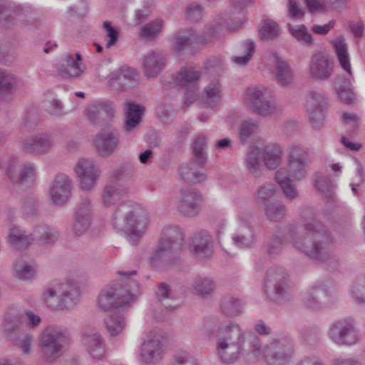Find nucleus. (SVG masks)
I'll return each mask as SVG.
<instances>
[{"label": "nucleus", "mask_w": 365, "mask_h": 365, "mask_svg": "<svg viewBox=\"0 0 365 365\" xmlns=\"http://www.w3.org/2000/svg\"><path fill=\"white\" fill-rule=\"evenodd\" d=\"M300 216L303 232L299 231L296 225H289L287 232L289 243L310 259L331 269H337L340 262L334 249V240L331 232L314 218L310 207H302Z\"/></svg>", "instance_id": "1"}, {"label": "nucleus", "mask_w": 365, "mask_h": 365, "mask_svg": "<svg viewBox=\"0 0 365 365\" xmlns=\"http://www.w3.org/2000/svg\"><path fill=\"white\" fill-rule=\"evenodd\" d=\"M203 327L209 338H215V351L222 363L230 364L240 359L246 337L239 324L230 322L220 324L217 318L208 317L204 319Z\"/></svg>", "instance_id": "2"}, {"label": "nucleus", "mask_w": 365, "mask_h": 365, "mask_svg": "<svg viewBox=\"0 0 365 365\" xmlns=\"http://www.w3.org/2000/svg\"><path fill=\"white\" fill-rule=\"evenodd\" d=\"M148 221L147 210L134 201H127L118 205L111 219L113 228L118 232H123L132 245H136L140 241Z\"/></svg>", "instance_id": "3"}, {"label": "nucleus", "mask_w": 365, "mask_h": 365, "mask_svg": "<svg viewBox=\"0 0 365 365\" xmlns=\"http://www.w3.org/2000/svg\"><path fill=\"white\" fill-rule=\"evenodd\" d=\"M247 340L249 353L255 358L262 355L267 365H286L293 357L294 342L289 336L272 339L262 349L260 339L256 335L249 334Z\"/></svg>", "instance_id": "4"}, {"label": "nucleus", "mask_w": 365, "mask_h": 365, "mask_svg": "<svg viewBox=\"0 0 365 365\" xmlns=\"http://www.w3.org/2000/svg\"><path fill=\"white\" fill-rule=\"evenodd\" d=\"M185 236L183 229L178 225L165 227L158 247L150 257V264L157 268H165L175 263L182 250Z\"/></svg>", "instance_id": "5"}, {"label": "nucleus", "mask_w": 365, "mask_h": 365, "mask_svg": "<svg viewBox=\"0 0 365 365\" xmlns=\"http://www.w3.org/2000/svg\"><path fill=\"white\" fill-rule=\"evenodd\" d=\"M127 286L128 289L110 287L102 289L97 299L99 309L104 312L113 309H128L132 302L136 301L140 285L136 281L131 280Z\"/></svg>", "instance_id": "6"}, {"label": "nucleus", "mask_w": 365, "mask_h": 365, "mask_svg": "<svg viewBox=\"0 0 365 365\" xmlns=\"http://www.w3.org/2000/svg\"><path fill=\"white\" fill-rule=\"evenodd\" d=\"M37 11L31 6L16 5L9 0L0 2V26L11 28L17 26L31 28L36 26Z\"/></svg>", "instance_id": "7"}, {"label": "nucleus", "mask_w": 365, "mask_h": 365, "mask_svg": "<svg viewBox=\"0 0 365 365\" xmlns=\"http://www.w3.org/2000/svg\"><path fill=\"white\" fill-rule=\"evenodd\" d=\"M307 153L301 148L292 147L287 158V166L280 168L275 173V182L302 180L307 174Z\"/></svg>", "instance_id": "8"}, {"label": "nucleus", "mask_w": 365, "mask_h": 365, "mask_svg": "<svg viewBox=\"0 0 365 365\" xmlns=\"http://www.w3.org/2000/svg\"><path fill=\"white\" fill-rule=\"evenodd\" d=\"M79 291L70 284H58L47 287L42 294V299L47 307L52 309L63 310L77 304Z\"/></svg>", "instance_id": "9"}, {"label": "nucleus", "mask_w": 365, "mask_h": 365, "mask_svg": "<svg viewBox=\"0 0 365 365\" xmlns=\"http://www.w3.org/2000/svg\"><path fill=\"white\" fill-rule=\"evenodd\" d=\"M70 341L66 329L57 326H48L41 333L39 346L44 357L52 360L58 357L62 349Z\"/></svg>", "instance_id": "10"}, {"label": "nucleus", "mask_w": 365, "mask_h": 365, "mask_svg": "<svg viewBox=\"0 0 365 365\" xmlns=\"http://www.w3.org/2000/svg\"><path fill=\"white\" fill-rule=\"evenodd\" d=\"M204 202L202 194L196 188L185 186L175 196L178 212L186 217H195L201 211Z\"/></svg>", "instance_id": "11"}, {"label": "nucleus", "mask_w": 365, "mask_h": 365, "mask_svg": "<svg viewBox=\"0 0 365 365\" xmlns=\"http://www.w3.org/2000/svg\"><path fill=\"white\" fill-rule=\"evenodd\" d=\"M201 72L195 67L186 66L173 74V83L185 89V103H192L198 98V81Z\"/></svg>", "instance_id": "12"}, {"label": "nucleus", "mask_w": 365, "mask_h": 365, "mask_svg": "<svg viewBox=\"0 0 365 365\" xmlns=\"http://www.w3.org/2000/svg\"><path fill=\"white\" fill-rule=\"evenodd\" d=\"M328 336L338 345L351 346L359 340V334L351 319H341L330 324Z\"/></svg>", "instance_id": "13"}, {"label": "nucleus", "mask_w": 365, "mask_h": 365, "mask_svg": "<svg viewBox=\"0 0 365 365\" xmlns=\"http://www.w3.org/2000/svg\"><path fill=\"white\" fill-rule=\"evenodd\" d=\"M264 286L265 292L271 300L282 303L289 299V287L283 271H269Z\"/></svg>", "instance_id": "14"}, {"label": "nucleus", "mask_w": 365, "mask_h": 365, "mask_svg": "<svg viewBox=\"0 0 365 365\" xmlns=\"http://www.w3.org/2000/svg\"><path fill=\"white\" fill-rule=\"evenodd\" d=\"M217 31L215 26H210L203 35L196 36L192 29L177 31L172 37V49L176 53L190 47L193 43H207L216 37Z\"/></svg>", "instance_id": "15"}, {"label": "nucleus", "mask_w": 365, "mask_h": 365, "mask_svg": "<svg viewBox=\"0 0 365 365\" xmlns=\"http://www.w3.org/2000/svg\"><path fill=\"white\" fill-rule=\"evenodd\" d=\"M327 98L322 92L311 91L307 98L305 107L308 113L309 122L314 129L319 130L324 122V109Z\"/></svg>", "instance_id": "16"}, {"label": "nucleus", "mask_w": 365, "mask_h": 365, "mask_svg": "<svg viewBox=\"0 0 365 365\" xmlns=\"http://www.w3.org/2000/svg\"><path fill=\"white\" fill-rule=\"evenodd\" d=\"M75 56L71 53H66L61 57V62L58 66V74L63 78H76L80 77L86 70L83 63V57L80 53Z\"/></svg>", "instance_id": "17"}, {"label": "nucleus", "mask_w": 365, "mask_h": 365, "mask_svg": "<svg viewBox=\"0 0 365 365\" xmlns=\"http://www.w3.org/2000/svg\"><path fill=\"white\" fill-rule=\"evenodd\" d=\"M268 93L267 89L263 91L257 88L248 90L250 103L254 113L261 115H267L275 112V101L269 98Z\"/></svg>", "instance_id": "18"}, {"label": "nucleus", "mask_w": 365, "mask_h": 365, "mask_svg": "<svg viewBox=\"0 0 365 365\" xmlns=\"http://www.w3.org/2000/svg\"><path fill=\"white\" fill-rule=\"evenodd\" d=\"M333 73V63L328 56L322 51H317L311 56L309 74L315 80H327Z\"/></svg>", "instance_id": "19"}, {"label": "nucleus", "mask_w": 365, "mask_h": 365, "mask_svg": "<svg viewBox=\"0 0 365 365\" xmlns=\"http://www.w3.org/2000/svg\"><path fill=\"white\" fill-rule=\"evenodd\" d=\"M192 255L199 259L210 257L213 252V240L207 231L201 230L193 235L190 244Z\"/></svg>", "instance_id": "20"}, {"label": "nucleus", "mask_w": 365, "mask_h": 365, "mask_svg": "<svg viewBox=\"0 0 365 365\" xmlns=\"http://www.w3.org/2000/svg\"><path fill=\"white\" fill-rule=\"evenodd\" d=\"M17 164V158H12L6 170V175L13 182H34L36 180V172L32 165H24L18 170Z\"/></svg>", "instance_id": "21"}, {"label": "nucleus", "mask_w": 365, "mask_h": 365, "mask_svg": "<svg viewBox=\"0 0 365 365\" xmlns=\"http://www.w3.org/2000/svg\"><path fill=\"white\" fill-rule=\"evenodd\" d=\"M114 103L112 101H103L92 105L87 110V117L89 120L96 125H103L114 115Z\"/></svg>", "instance_id": "22"}, {"label": "nucleus", "mask_w": 365, "mask_h": 365, "mask_svg": "<svg viewBox=\"0 0 365 365\" xmlns=\"http://www.w3.org/2000/svg\"><path fill=\"white\" fill-rule=\"evenodd\" d=\"M163 344L158 338L149 339L142 343L140 356L143 363L156 364L163 359Z\"/></svg>", "instance_id": "23"}, {"label": "nucleus", "mask_w": 365, "mask_h": 365, "mask_svg": "<svg viewBox=\"0 0 365 365\" xmlns=\"http://www.w3.org/2000/svg\"><path fill=\"white\" fill-rule=\"evenodd\" d=\"M119 141V135L117 133L102 131L96 135L94 145L99 155L105 157L110 155L117 149Z\"/></svg>", "instance_id": "24"}, {"label": "nucleus", "mask_w": 365, "mask_h": 365, "mask_svg": "<svg viewBox=\"0 0 365 365\" xmlns=\"http://www.w3.org/2000/svg\"><path fill=\"white\" fill-rule=\"evenodd\" d=\"M165 56L159 51H152L144 56L143 68L147 78L156 77L165 67Z\"/></svg>", "instance_id": "25"}, {"label": "nucleus", "mask_w": 365, "mask_h": 365, "mask_svg": "<svg viewBox=\"0 0 365 365\" xmlns=\"http://www.w3.org/2000/svg\"><path fill=\"white\" fill-rule=\"evenodd\" d=\"M331 297V290L324 284L314 286L304 296L303 302L309 308H318L327 304Z\"/></svg>", "instance_id": "26"}, {"label": "nucleus", "mask_w": 365, "mask_h": 365, "mask_svg": "<svg viewBox=\"0 0 365 365\" xmlns=\"http://www.w3.org/2000/svg\"><path fill=\"white\" fill-rule=\"evenodd\" d=\"M82 341L87 351L94 359H103L105 353V346L99 333L94 330L86 331L83 334Z\"/></svg>", "instance_id": "27"}, {"label": "nucleus", "mask_w": 365, "mask_h": 365, "mask_svg": "<svg viewBox=\"0 0 365 365\" xmlns=\"http://www.w3.org/2000/svg\"><path fill=\"white\" fill-rule=\"evenodd\" d=\"M128 192L123 184H106L102 191V200L106 207L118 205L125 201L120 202ZM128 200H125L127 202ZM118 207V206H116ZM117 207H115L116 209Z\"/></svg>", "instance_id": "28"}, {"label": "nucleus", "mask_w": 365, "mask_h": 365, "mask_svg": "<svg viewBox=\"0 0 365 365\" xmlns=\"http://www.w3.org/2000/svg\"><path fill=\"white\" fill-rule=\"evenodd\" d=\"M74 171L81 181L96 182L100 171L93 160L81 159L74 167Z\"/></svg>", "instance_id": "29"}, {"label": "nucleus", "mask_w": 365, "mask_h": 365, "mask_svg": "<svg viewBox=\"0 0 365 365\" xmlns=\"http://www.w3.org/2000/svg\"><path fill=\"white\" fill-rule=\"evenodd\" d=\"M51 145L50 135L41 133L26 139L23 144L27 153L41 154L46 153Z\"/></svg>", "instance_id": "30"}, {"label": "nucleus", "mask_w": 365, "mask_h": 365, "mask_svg": "<svg viewBox=\"0 0 365 365\" xmlns=\"http://www.w3.org/2000/svg\"><path fill=\"white\" fill-rule=\"evenodd\" d=\"M274 63L277 70L276 80L281 86H287L292 82L293 71L288 63L278 55L274 56Z\"/></svg>", "instance_id": "31"}, {"label": "nucleus", "mask_w": 365, "mask_h": 365, "mask_svg": "<svg viewBox=\"0 0 365 365\" xmlns=\"http://www.w3.org/2000/svg\"><path fill=\"white\" fill-rule=\"evenodd\" d=\"M190 287L194 294L206 298L214 292L215 282L210 277H198L193 279Z\"/></svg>", "instance_id": "32"}, {"label": "nucleus", "mask_w": 365, "mask_h": 365, "mask_svg": "<svg viewBox=\"0 0 365 365\" xmlns=\"http://www.w3.org/2000/svg\"><path fill=\"white\" fill-rule=\"evenodd\" d=\"M70 184H53L48 190V196L51 202L57 206H63L71 195Z\"/></svg>", "instance_id": "33"}, {"label": "nucleus", "mask_w": 365, "mask_h": 365, "mask_svg": "<svg viewBox=\"0 0 365 365\" xmlns=\"http://www.w3.org/2000/svg\"><path fill=\"white\" fill-rule=\"evenodd\" d=\"M262 155L266 167L274 170L281 162L282 150L278 145H267L262 148Z\"/></svg>", "instance_id": "34"}, {"label": "nucleus", "mask_w": 365, "mask_h": 365, "mask_svg": "<svg viewBox=\"0 0 365 365\" xmlns=\"http://www.w3.org/2000/svg\"><path fill=\"white\" fill-rule=\"evenodd\" d=\"M9 242L16 250H24L34 241L33 233L31 235H26V232L19 227H14L9 232Z\"/></svg>", "instance_id": "35"}, {"label": "nucleus", "mask_w": 365, "mask_h": 365, "mask_svg": "<svg viewBox=\"0 0 365 365\" xmlns=\"http://www.w3.org/2000/svg\"><path fill=\"white\" fill-rule=\"evenodd\" d=\"M220 309L223 314L229 317H235L240 315L243 310L241 299L234 296H225L220 304Z\"/></svg>", "instance_id": "36"}, {"label": "nucleus", "mask_w": 365, "mask_h": 365, "mask_svg": "<svg viewBox=\"0 0 365 365\" xmlns=\"http://www.w3.org/2000/svg\"><path fill=\"white\" fill-rule=\"evenodd\" d=\"M23 322L19 315L8 317L4 323V332L7 338L12 341H18L23 332Z\"/></svg>", "instance_id": "37"}, {"label": "nucleus", "mask_w": 365, "mask_h": 365, "mask_svg": "<svg viewBox=\"0 0 365 365\" xmlns=\"http://www.w3.org/2000/svg\"><path fill=\"white\" fill-rule=\"evenodd\" d=\"M105 324L108 332L112 336L120 335L126 326L123 315L115 311L106 318Z\"/></svg>", "instance_id": "38"}, {"label": "nucleus", "mask_w": 365, "mask_h": 365, "mask_svg": "<svg viewBox=\"0 0 365 365\" xmlns=\"http://www.w3.org/2000/svg\"><path fill=\"white\" fill-rule=\"evenodd\" d=\"M240 228V232L232 237L234 243L240 247H248L256 242V235L254 229L246 222Z\"/></svg>", "instance_id": "39"}, {"label": "nucleus", "mask_w": 365, "mask_h": 365, "mask_svg": "<svg viewBox=\"0 0 365 365\" xmlns=\"http://www.w3.org/2000/svg\"><path fill=\"white\" fill-rule=\"evenodd\" d=\"M145 108L135 103H129L123 128L129 132L140 122Z\"/></svg>", "instance_id": "40"}, {"label": "nucleus", "mask_w": 365, "mask_h": 365, "mask_svg": "<svg viewBox=\"0 0 365 365\" xmlns=\"http://www.w3.org/2000/svg\"><path fill=\"white\" fill-rule=\"evenodd\" d=\"M17 80L10 71L0 70V99L11 96L16 90Z\"/></svg>", "instance_id": "41"}, {"label": "nucleus", "mask_w": 365, "mask_h": 365, "mask_svg": "<svg viewBox=\"0 0 365 365\" xmlns=\"http://www.w3.org/2000/svg\"><path fill=\"white\" fill-rule=\"evenodd\" d=\"M206 147V137L203 134H200L194 140L192 153L196 164L201 168L205 165L207 160Z\"/></svg>", "instance_id": "42"}, {"label": "nucleus", "mask_w": 365, "mask_h": 365, "mask_svg": "<svg viewBox=\"0 0 365 365\" xmlns=\"http://www.w3.org/2000/svg\"><path fill=\"white\" fill-rule=\"evenodd\" d=\"M34 240L42 244L54 243L59 237L58 231L46 225L37 227L33 232Z\"/></svg>", "instance_id": "43"}, {"label": "nucleus", "mask_w": 365, "mask_h": 365, "mask_svg": "<svg viewBox=\"0 0 365 365\" xmlns=\"http://www.w3.org/2000/svg\"><path fill=\"white\" fill-rule=\"evenodd\" d=\"M333 43L341 66L349 75H351V64L344 39L343 38H336Z\"/></svg>", "instance_id": "44"}, {"label": "nucleus", "mask_w": 365, "mask_h": 365, "mask_svg": "<svg viewBox=\"0 0 365 365\" xmlns=\"http://www.w3.org/2000/svg\"><path fill=\"white\" fill-rule=\"evenodd\" d=\"M205 93L210 106H215L222 97V87L219 81L217 79L211 81L205 86Z\"/></svg>", "instance_id": "45"}, {"label": "nucleus", "mask_w": 365, "mask_h": 365, "mask_svg": "<svg viewBox=\"0 0 365 365\" xmlns=\"http://www.w3.org/2000/svg\"><path fill=\"white\" fill-rule=\"evenodd\" d=\"M264 210L267 217L272 221H280L286 215L287 209L281 203L269 202L264 206Z\"/></svg>", "instance_id": "46"}, {"label": "nucleus", "mask_w": 365, "mask_h": 365, "mask_svg": "<svg viewBox=\"0 0 365 365\" xmlns=\"http://www.w3.org/2000/svg\"><path fill=\"white\" fill-rule=\"evenodd\" d=\"M262 150L257 147H253L248 153L247 156V167L251 174L255 177H258L261 174L259 155Z\"/></svg>", "instance_id": "47"}, {"label": "nucleus", "mask_w": 365, "mask_h": 365, "mask_svg": "<svg viewBox=\"0 0 365 365\" xmlns=\"http://www.w3.org/2000/svg\"><path fill=\"white\" fill-rule=\"evenodd\" d=\"M284 231L282 228H279L276 234L269 240L267 252L270 256L278 255L282 250L284 242Z\"/></svg>", "instance_id": "48"}, {"label": "nucleus", "mask_w": 365, "mask_h": 365, "mask_svg": "<svg viewBox=\"0 0 365 365\" xmlns=\"http://www.w3.org/2000/svg\"><path fill=\"white\" fill-rule=\"evenodd\" d=\"M261 38L264 41L272 40L279 34L277 24L271 19H264L259 29Z\"/></svg>", "instance_id": "49"}, {"label": "nucleus", "mask_w": 365, "mask_h": 365, "mask_svg": "<svg viewBox=\"0 0 365 365\" xmlns=\"http://www.w3.org/2000/svg\"><path fill=\"white\" fill-rule=\"evenodd\" d=\"M241 47L245 54L241 56H232V61L238 65H246L251 59L255 51V43L253 41L247 40L242 43Z\"/></svg>", "instance_id": "50"}, {"label": "nucleus", "mask_w": 365, "mask_h": 365, "mask_svg": "<svg viewBox=\"0 0 365 365\" xmlns=\"http://www.w3.org/2000/svg\"><path fill=\"white\" fill-rule=\"evenodd\" d=\"M288 28L290 34L303 45L310 46L312 43V36L304 25L293 27L289 24Z\"/></svg>", "instance_id": "51"}, {"label": "nucleus", "mask_w": 365, "mask_h": 365, "mask_svg": "<svg viewBox=\"0 0 365 365\" xmlns=\"http://www.w3.org/2000/svg\"><path fill=\"white\" fill-rule=\"evenodd\" d=\"M133 173L132 165L128 163H123L112 171L110 178L115 180H127L132 177Z\"/></svg>", "instance_id": "52"}, {"label": "nucleus", "mask_w": 365, "mask_h": 365, "mask_svg": "<svg viewBox=\"0 0 365 365\" xmlns=\"http://www.w3.org/2000/svg\"><path fill=\"white\" fill-rule=\"evenodd\" d=\"M156 297L158 301L162 303L167 309L173 310L174 307L172 305H167L163 303L164 301L168 299H172L173 294L168 284L165 282H161L158 285V290L155 292Z\"/></svg>", "instance_id": "53"}, {"label": "nucleus", "mask_w": 365, "mask_h": 365, "mask_svg": "<svg viewBox=\"0 0 365 365\" xmlns=\"http://www.w3.org/2000/svg\"><path fill=\"white\" fill-rule=\"evenodd\" d=\"M163 22L162 20L156 19L144 25L140 31L141 36L145 38L154 36L160 31Z\"/></svg>", "instance_id": "54"}, {"label": "nucleus", "mask_w": 365, "mask_h": 365, "mask_svg": "<svg viewBox=\"0 0 365 365\" xmlns=\"http://www.w3.org/2000/svg\"><path fill=\"white\" fill-rule=\"evenodd\" d=\"M272 184H269V186L263 185L257 192V197L259 200V203L264 206L266 204H269L270 200L275 194V190L270 186Z\"/></svg>", "instance_id": "55"}, {"label": "nucleus", "mask_w": 365, "mask_h": 365, "mask_svg": "<svg viewBox=\"0 0 365 365\" xmlns=\"http://www.w3.org/2000/svg\"><path fill=\"white\" fill-rule=\"evenodd\" d=\"M103 28L106 33V36L109 38L106 47L107 48L114 46L119 37L118 31L112 26L111 22L106 21L103 23Z\"/></svg>", "instance_id": "56"}, {"label": "nucleus", "mask_w": 365, "mask_h": 365, "mask_svg": "<svg viewBox=\"0 0 365 365\" xmlns=\"http://www.w3.org/2000/svg\"><path fill=\"white\" fill-rule=\"evenodd\" d=\"M76 217L91 221V205L88 200H82L76 208Z\"/></svg>", "instance_id": "57"}, {"label": "nucleus", "mask_w": 365, "mask_h": 365, "mask_svg": "<svg viewBox=\"0 0 365 365\" xmlns=\"http://www.w3.org/2000/svg\"><path fill=\"white\" fill-rule=\"evenodd\" d=\"M15 275L21 279H30L35 272V269L33 266L27 264L14 265Z\"/></svg>", "instance_id": "58"}, {"label": "nucleus", "mask_w": 365, "mask_h": 365, "mask_svg": "<svg viewBox=\"0 0 365 365\" xmlns=\"http://www.w3.org/2000/svg\"><path fill=\"white\" fill-rule=\"evenodd\" d=\"M351 292L359 303L365 302V277L356 280Z\"/></svg>", "instance_id": "59"}, {"label": "nucleus", "mask_w": 365, "mask_h": 365, "mask_svg": "<svg viewBox=\"0 0 365 365\" xmlns=\"http://www.w3.org/2000/svg\"><path fill=\"white\" fill-rule=\"evenodd\" d=\"M19 315L23 324H26L31 328L36 327L41 322V317L31 311H26L24 314Z\"/></svg>", "instance_id": "60"}, {"label": "nucleus", "mask_w": 365, "mask_h": 365, "mask_svg": "<svg viewBox=\"0 0 365 365\" xmlns=\"http://www.w3.org/2000/svg\"><path fill=\"white\" fill-rule=\"evenodd\" d=\"M88 220L81 219L76 217L75 222L72 225V231L76 236H81L84 234L91 225Z\"/></svg>", "instance_id": "61"}, {"label": "nucleus", "mask_w": 365, "mask_h": 365, "mask_svg": "<svg viewBox=\"0 0 365 365\" xmlns=\"http://www.w3.org/2000/svg\"><path fill=\"white\" fill-rule=\"evenodd\" d=\"M186 16L192 22L199 21L202 17V8L197 4H191L187 9Z\"/></svg>", "instance_id": "62"}, {"label": "nucleus", "mask_w": 365, "mask_h": 365, "mask_svg": "<svg viewBox=\"0 0 365 365\" xmlns=\"http://www.w3.org/2000/svg\"><path fill=\"white\" fill-rule=\"evenodd\" d=\"M256 125L248 121L243 122L240 125V138L242 143L255 132Z\"/></svg>", "instance_id": "63"}, {"label": "nucleus", "mask_w": 365, "mask_h": 365, "mask_svg": "<svg viewBox=\"0 0 365 365\" xmlns=\"http://www.w3.org/2000/svg\"><path fill=\"white\" fill-rule=\"evenodd\" d=\"M289 15L294 19H300L304 16V11L299 8L297 0H289Z\"/></svg>", "instance_id": "64"}]
</instances>
